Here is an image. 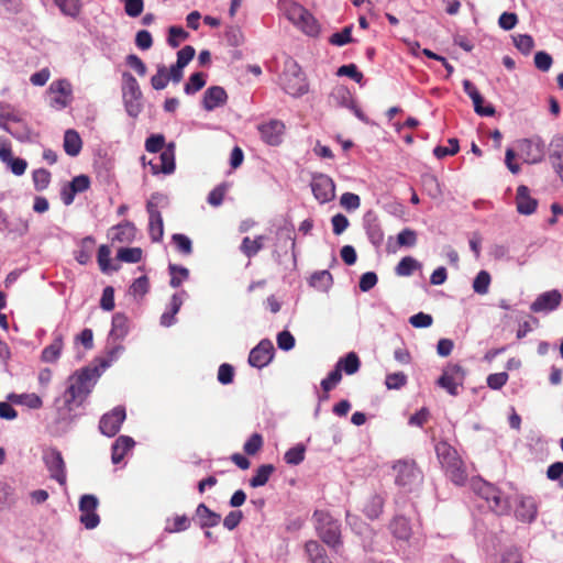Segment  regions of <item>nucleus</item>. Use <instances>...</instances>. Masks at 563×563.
<instances>
[{
	"mask_svg": "<svg viewBox=\"0 0 563 563\" xmlns=\"http://www.w3.org/2000/svg\"><path fill=\"white\" fill-rule=\"evenodd\" d=\"M279 9L283 11L285 16L294 24L298 23L300 19H302L303 14H306L307 9H305L301 4L292 1V0H279L278 2Z\"/></svg>",
	"mask_w": 563,
	"mask_h": 563,
	"instance_id": "c756f323",
	"label": "nucleus"
},
{
	"mask_svg": "<svg viewBox=\"0 0 563 563\" xmlns=\"http://www.w3.org/2000/svg\"><path fill=\"white\" fill-rule=\"evenodd\" d=\"M134 440L129 435H120L112 444L111 460L113 464H119L126 454L134 446Z\"/></svg>",
	"mask_w": 563,
	"mask_h": 563,
	"instance_id": "c85d7f7f",
	"label": "nucleus"
},
{
	"mask_svg": "<svg viewBox=\"0 0 563 563\" xmlns=\"http://www.w3.org/2000/svg\"><path fill=\"white\" fill-rule=\"evenodd\" d=\"M389 530L397 540L401 541H408L412 534L410 521L400 515L393 518L389 523Z\"/></svg>",
	"mask_w": 563,
	"mask_h": 563,
	"instance_id": "cd10ccee",
	"label": "nucleus"
},
{
	"mask_svg": "<svg viewBox=\"0 0 563 563\" xmlns=\"http://www.w3.org/2000/svg\"><path fill=\"white\" fill-rule=\"evenodd\" d=\"M34 187L37 191L46 189L51 181V173L44 168H38L32 175Z\"/></svg>",
	"mask_w": 563,
	"mask_h": 563,
	"instance_id": "bf43d9fd",
	"label": "nucleus"
},
{
	"mask_svg": "<svg viewBox=\"0 0 563 563\" xmlns=\"http://www.w3.org/2000/svg\"><path fill=\"white\" fill-rule=\"evenodd\" d=\"M168 199L161 192L151 195L146 203V211L148 213V234L153 242H161L164 235L163 218L159 211L161 207H165Z\"/></svg>",
	"mask_w": 563,
	"mask_h": 563,
	"instance_id": "0eeeda50",
	"label": "nucleus"
},
{
	"mask_svg": "<svg viewBox=\"0 0 563 563\" xmlns=\"http://www.w3.org/2000/svg\"><path fill=\"white\" fill-rule=\"evenodd\" d=\"M514 44L518 51L528 55L534 47V41L529 34H518L512 36Z\"/></svg>",
	"mask_w": 563,
	"mask_h": 563,
	"instance_id": "5fc2aeb1",
	"label": "nucleus"
},
{
	"mask_svg": "<svg viewBox=\"0 0 563 563\" xmlns=\"http://www.w3.org/2000/svg\"><path fill=\"white\" fill-rule=\"evenodd\" d=\"M95 243L96 241L92 236H86L80 241L79 249L74 253L75 260L79 264L86 265L90 262Z\"/></svg>",
	"mask_w": 563,
	"mask_h": 563,
	"instance_id": "c9c22d12",
	"label": "nucleus"
},
{
	"mask_svg": "<svg viewBox=\"0 0 563 563\" xmlns=\"http://www.w3.org/2000/svg\"><path fill=\"white\" fill-rule=\"evenodd\" d=\"M126 413L122 406L113 408L111 411L104 413L99 421V430L106 437H114L121 429Z\"/></svg>",
	"mask_w": 563,
	"mask_h": 563,
	"instance_id": "2eb2a0df",
	"label": "nucleus"
},
{
	"mask_svg": "<svg viewBox=\"0 0 563 563\" xmlns=\"http://www.w3.org/2000/svg\"><path fill=\"white\" fill-rule=\"evenodd\" d=\"M169 82L168 70L165 65H157V71L151 78V85L155 90H163Z\"/></svg>",
	"mask_w": 563,
	"mask_h": 563,
	"instance_id": "3c124183",
	"label": "nucleus"
},
{
	"mask_svg": "<svg viewBox=\"0 0 563 563\" xmlns=\"http://www.w3.org/2000/svg\"><path fill=\"white\" fill-rule=\"evenodd\" d=\"M63 349L62 335H56L53 342L42 351V361L45 363L56 362Z\"/></svg>",
	"mask_w": 563,
	"mask_h": 563,
	"instance_id": "58836bf2",
	"label": "nucleus"
},
{
	"mask_svg": "<svg viewBox=\"0 0 563 563\" xmlns=\"http://www.w3.org/2000/svg\"><path fill=\"white\" fill-rule=\"evenodd\" d=\"M275 467L272 464H263L256 471L253 477L250 479V485L253 488H257L264 486L271 475L274 473Z\"/></svg>",
	"mask_w": 563,
	"mask_h": 563,
	"instance_id": "37998d69",
	"label": "nucleus"
},
{
	"mask_svg": "<svg viewBox=\"0 0 563 563\" xmlns=\"http://www.w3.org/2000/svg\"><path fill=\"white\" fill-rule=\"evenodd\" d=\"M548 152L549 162L554 173L563 183V135L556 134L551 139Z\"/></svg>",
	"mask_w": 563,
	"mask_h": 563,
	"instance_id": "412c9836",
	"label": "nucleus"
},
{
	"mask_svg": "<svg viewBox=\"0 0 563 563\" xmlns=\"http://www.w3.org/2000/svg\"><path fill=\"white\" fill-rule=\"evenodd\" d=\"M165 146V137L163 134H152L145 141V150L150 153H159Z\"/></svg>",
	"mask_w": 563,
	"mask_h": 563,
	"instance_id": "0e129e2a",
	"label": "nucleus"
},
{
	"mask_svg": "<svg viewBox=\"0 0 563 563\" xmlns=\"http://www.w3.org/2000/svg\"><path fill=\"white\" fill-rule=\"evenodd\" d=\"M421 264L411 256L402 257L397 264L395 272L398 276H410L416 269H419Z\"/></svg>",
	"mask_w": 563,
	"mask_h": 563,
	"instance_id": "a18cd8bd",
	"label": "nucleus"
},
{
	"mask_svg": "<svg viewBox=\"0 0 563 563\" xmlns=\"http://www.w3.org/2000/svg\"><path fill=\"white\" fill-rule=\"evenodd\" d=\"M333 284V277L329 271H319L311 275L310 286L313 288L327 291Z\"/></svg>",
	"mask_w": 563,
	"mask_h": 563,
	"instance_id": "ea45409f",
	"label": "nucleus"
},
{
	"mask_svg": "<svg viewBox=\"0 0 563 563\" xmlns=\"http://www.w3.org/2000/svg\"><path fill=\"white\" fill-rule=\"evenodd\" d=\"M492 282L490 274L487 271H479L473 280V290L478 295H486Z\"/></svg>",
	"mask_w": 563,
	"mask_h": 563,
	"instance_id": "09e8293b",
	"label": "nucleus"
},
{
	"mask_svg": "<svg viewBox=\"0 0 563 563\" xmlns=\"http://www.w3.org/2000/svg\"><path fill=\"white\" fill-rule=\"evenodd\" d=\"M192 520L196 521L201 529H209L220 523L221 516L201 503L197 506Z\"/></svg>",
	"mask_w": 563,
	"mask_h": 563,
	"instance_id": "a878e982",
	"label": "nucleus"
},
{
	"mask_svg": "<svg viewBox=\"0 0 563 563\" xmlns=\"http://www.w3.org/2000/svg\"><path fill=\"white\" fill-rule=\"evenodd\" d=\"M294 231H295L294 224L291 222H285L283 225H280L277 229L276 239H277V244L279 246L285 244L286 242H290L292 258H294V262H296L297 261V252H296V241H295V236H294Z\"/></svg>",
	"mask_w": 563,
	"mask_h": 563,
	"instance_id": "2f4dec72",
	"label": "nucleus"
},
{
	"mask_svg": "<svg viewBox=\"0 0 563 563\" xmlns=\"http://www.w3.org/2000/svg\"><path fill=\"white\" fill-rule=\"evenodd\" d=\"M143 251L141 247H121L117 253V258L125 263H139L142 260Z\"/></svg>",
	"mask_w": 563,
	"mask_h": 563,
	"instance_id": "8fccbe9b",
	"label": "nucleus"
},
{
	"mask_svg": "<svg viewBox=\"0 0 563 563\" xmlns=\"http://www.w3.org/2000/svg\"><path fill=\"white\" fill-rule=\"evenodd\" d=\"M99 500L95 495L86 494L80 497L79 511L80 522L86 529H95L100 523V517L97 514Z\"/></svg>",
	"mask_w": 563,
	"mask_h": 563,
	"instance_id": "f8f14e48",
	"label": "nucleus"
},
{
	"mask_svg": "<svg viewBox=\"0 0 563 563\" xmlns=\"http://www.w3.org/2000/svg\"><path fill=\"white\" fill-rule=\"evenodd\" d=\"M279 85L287 95L294 98H299L306 95L309 89L305 74L301 71L299 65L292 59L285 63L284 70L279 77Z\"/></svg>",
	"mask_w": 563,
	"mask_h": 563,
	"instance_id": "7ed1b4c3",
	"label": "nucleus"
},
{
	"mask_svg": "<svg viewBox=\"0 0 563 563\" xmlns=\"http://www.w3.org/2000/svg\"><path fill=\"white\" fill-rule=\"evenodd\" d=\"M168 271L170 274L169 285L173 288H178L189 277V271L180 265L169 264Z\"/></svg>",
	"mask_w": 563,
	"mask_h": 563,
	"instance_id": "de8ad7c7",
	"label": "nucleus"
},
{
	"mask_svg": "<svg viewBox=\"0 0 563 563\" xmlns=\"http://www.w3.org/2000/svg\"><path fill=\"white\" fill-rule=\"evenodd\" d=\"M111 251L108 245H101L98 250V264L102 273H109L110 271H118L119 266H111L110 258Z\"/></svg>",
	"mask_w": 563,
	"mask_h": 563,
	"instance_id": "603ef678",
	"label": "nucleus"
},
{
	"mask_svg": "<svg viewBox=\"0 0 563 563\" xmlns=\"http://www.w3.org/2000/svg\"><path fill=\"white\" fill-rule=\"evenodd\" d=\"M448 143H449V146H440L439 145V146L434 147L433 154L437 158H443L449 155H454L459 152L460 145H459L457 139L452 137L448 141Z\"/></svg>",
	"mask_w": 563,
	"mask_h": 563,
	"instance_id": "e2e57ef3",
	"label": "nucleus"
},
{
	"mask_svg": "<svg viewBox=\"0 0 563 563\" xmlns=\"http://www.w3.org/2000/svg\"><path fill=\"white\" fill-rule=\"evenodd\" d=\"M228 95L224 88L211 86L203 92L202 107L207 111H212L227 103Z\"/></svg>",
	"mask_w": 563,
	"mask_h": 563,
	"instance_id": "b1692460",
	"label": "nucleus"
},
{
	"mask_svg": "<svg viewBox=\"0 0 563 563\" xmlns=\"http://www.w3.org/2000/svg\"><path fill=\"white\" fill-rule=\"evenodd\" d=\"M516 206L517 211L525 216H530L537 210L538 200L531 197L529 187L520 185L517 188Z\"/></svg>",
	"mask_w": 563,
	"mask_h": 563,
	"instance_id": "393cba45",
	"label": "nucleus"
},
{
	"mask_svg": "<svg viewBox=\"0 0 563 563\" xmlns=\"http://www.w3.org/2000/svg\"><path fill=\"white\" fill-rule=\"evenodd\" d=\"M190 528V519L186 515H177L174 518H168L165 525V532L178 533L186 531Z\"/></svg>",
	"mask_w": 563,
	"mask_h": 563,
	"instance_id": "a19ab883",
	"label": "nucleus"
},
{
	"mask_svg": "<svg viewBox=\"0 0 563 563\" xmlns=\"http://www.w3.org/2000/svg\"><path fill=\"white\" fill-rule=\"evenodd\" d=\"M52 95L51 106L56 109H64L70 102L71 86L66 79L55 80L49 86Z\"/></svg>",
	"mask_w": 563,
	"mask_h": 563,
	"instance_id": "6ab92c4d",
	"label": "nucleus"
},
{
	"mask_svg": "<svg viewBox=\"0 0 563 563\" xmlns=\"http://www.w3.org/2000/svg\"><path fill=\"white\" fill-rule=\"evenodd\" d=\"M206 85L205 75L202 73L192 74L188 81L184 86V91L186 95H194Z\"/></svg>",
	"mask_w": 563,
	"mask_h": 563,
	"instance_id": "864d4df0",
	"label": "nucleus"
},
{
	"mask_svg": "<svg viewBox=\"0 0 563 563\" xmlns=\"http://www.w3.org/2000/svg\"><path fill=\"white\" fill-rule=\"evenodd\" d=\"M314 528L321 540L329 547L336 549L341 544V530L338 520L325 510H316L312 516Z\"/></svg>",
	"mask_w": 563,
	"mask_h": 563,
	"instance_id": "423d86ee",
	"label": "nucleus"
},
{
	"mask_svg": "<svg viewBox=\"0 0 563 563\" xmlns=\"http://www.w3.org/2000/svg\"><path fill=\"white\" fill-rule=\"evenodd\" d=\"M384 504L385 499L380 494H373L366 500L363 512L371 520L377 519L383 512Z\"/></svg>",
	"mask_w": 563,
	"mask_h": 563,
	"instance_id": "72a5a7b5",
	"label": "nucleus"
},
{
	"mask_svg": "<svg viewBox=\"0 0 563 563\" xmlns=\"http://www.w3.org/2000/svg\"><path fill=\"white\" fill-rule=\"evenodd\" d=\"M310 186L314 198L320 203L330 202L335 197L334 181L325 174L313 175Z\"/></svg>",
	"mask_w": 563,
	"mask_h": 563,
	"instance_id": "ddd939ff",
	"label": "nucleus"
},
{
	"mask_svg": "<svg viewBox=\"0 0 563 563\" xmlns=\"http://www.w3.org/2000/svg\"><path fill=\"white\" fill-rule=\"evenodd\" d=\"M435 452L446 476L455 485H464L467 475L464 463L456 450L446 442H440L435 445Z\"/></svg>",
	"mask_w": 563,
	"mask_h": 563,
	"instance_id": "f03ea898",
	"label": "nucleus"
},
{
	"mask_svg": "<svg viewBox=\"0 0 563 563\" xmlns=\"http://www.w3.org/2000/svg\"><path fill=\"white\" fill-rule=\"evenodd\" d=\"M264 235H257L254 240L245 236L242 240L240 250L249 258L254 257L264 247Z\"/></svg>",
	"mask_w": 563,
	"mask_h": 563,
	"instance_id": "4c0bfd02",
	"label": "nucleus"
},
{
	"mask_svg": "<svg viewBox=\"0 0 563 563\" xmlns=\"http://www.w3.org/2000/svg\"><path fill=\"white\" fill-rule=\"evenodd\" d=\"M0 128L20 142L31 141V128L24 120L13 113H8L0 118Z\"/></svg>",
	"mask_w": 563,
	"mask_h": 563,
	"instance_id": "9d476101",
	"label": "nucleus"
},
{
	"mask_svg": "<svg viewBox=\"0 0 563 563\" xmlns=\"http://www.w3.org/2000/svg\"><path fill=\"white\" fill-rule=\"evenodd\" d=\"M43 462L51 478L55 479L60 486H65L67 481L66 465L60 451L56 448L46 449L43 452Z\"/></svg>",
	"mask_w": 563,
	"mask_h": 563,
	"instance_id": "1a4fd4ad",
	"label": "nucleus"
},
{
	"mask_svg": "<svg viewBox=\"0 0 563 563\" xmlns=\"http://www.w3.org/2000/svg\"><path fill=\"white\" fill-rule=\"evenodd\" d=\"M129 331V318L122 312L114 313L112 317L111 329L108 335V343H115L124 340Z\"/></svg>",
	"mask_w": 563,
	"mask_h": 563,
	"instance_id": "5701e85b",
	"label": "nucleus"
},
{
	"mask_svg": "<svg viewBox=\"0 0 563 563\" xmlns=\"http://www.w3.org/2000/svg\"><path fill=\"white\" fill-rule=\"evenodd\" d=\"M175 151L176 145L174 142H170L162 152H159V163H154L152 161L147 163L153 175H157L159 173L170 175L175 172Z\"/></svg>",
	"mask_w": 563,
	"mask_h": 563,
	"instance_id": "f3484780",
	"label": "nucleus"
},
{
	"mask_svg": "<svg viewBox=\"0 0 563 563\" xmlns=\"http://www.w3.org/2000/svg\"><path fill=\"white\" fill-rule=\"evenodd\" d=\"M261 139L271 146H277L283 142L285 124L279 120H271L258 125Z\"/></svg>",
	"mask_w": 563,
	"mask_h": 563,
	"instance_id": "aec40b11",
	"label": "nucleus"
},
{
	"mask_svg": "<svg viewBox=\"0 0 563 563\" xmlns=\"http://www.w3.org/2000/svg\"><path fill=\"white\" fill-rule=\"evenodd\" d=\"M10 398L19 404H23L31 409H38L42 407V398L36 394L11 395Z\"/></svg>",
	"mask_w": 563,
	"mask_h": 563,
	"instance_id": "6e6d98bb",
	"label": "nucleus"
},
{
	"mask_svg": "<svg viewBox=\"0 0 563 563\" xmlns=\"http://www.w3.org/2000/svg\"><path fill=\"white\" fill-rule=\"evenodd\" d=\"M122 101L129 117L136 119L143 111V93L136 78L129 71L122 74Z\"/></svg>",
	"mask_w": 563,
	"mask_h": 563,
	"instance_id": "39448f33",
	"label": "nucleus"
},
{
	"mask_svg": "<svg viewBox=\"0 0 563 563\" xmlns=\"http://www.w3.org/2000/svg\"><path fill=\"white\" fill-rule=\"evenodd\" d=\"M465 373L463 368L457 365H449L443 369L442 375L438 379V385L445 389L450 395L456 396L459 387L463 385Z\"/></svg>",
	"mask_w": 563,
	"mask_h": 563,
	"instance_id": "4468645a",
	"label": "nucleus"
},
{
	"mask_svg": "<svg viewBox=\"0 0 563 563\" xmlns=\"http://www.w3.org/2000/svg\"><path fill=\"white\" fill-rule=\"evenodd\" d=\"M186 296H187V292L185 290H183L181 292H178V294H174L172 296L170 302H169L166 311L161 316V320H159L161 325L169 328L176 323V321H177L176 314L180 310L183 302H184V297H186Z\"/></svg>",
	"mask_w": 563,
	"mask_h": 563,
	"instance_id": "bb28decb",
	"label": "nucleus"
},
{
	"mask_svg": "<svg viewBox=\"0 0 563 563\" xmlns=\"http://www.w3.org/2000/svg\"><path fill=\"white\" fill-rule=\"evenodd\" d=\"M150 283L146 276L136 278L129 288L130 295L134 297H143L148 292Z\"/></svg>",
	"mask_w": 563,
	"mask_h": 563,
	"instance_id": "052dcab7",
	"label": "nucleus"
},
{
	"mask_svg": "<svg viewBox=\"0 0 563 563\" xmlns=\"http://www.w3.org/2000/svg\"><path fill=\"white\" fill-rule=\"evenodd\" d=\"M172 241L179 253L184 255H190L192 253V243L187 235L175 233L172 236Z\"/></svg>",
	"mask_w": 563,
	"mask_h": 563,
	"instance_id": "13d9d810",
	"label": "nucleus"
},
{
	"mask_svg": "<svg viewBox=\"0 0 563 563\" xmlns=\"http://www.w3.org/2000/svg\"><path fill=\"white\" fill-rule=\"evenodd\" d=\"M472 489L486 501L487 507L496 515H505L509 511L508 498L493 484L476 478L472 481Z\"/></svg>",
	"mask_w": 563,
	"mask_h": 563,
	"instance_id": "20e7f679",
	"label": "nucleus"
},
{
	"mask_svg": "<svg viewBox=\"0 0 563 563\" xmlns=\"http://www.w3.org/2000/svg\"><path fill=\"white\" fill-rule=\"evenodd\" d=\"M274 345L271 340L264 339L253 347L249 355V364L256 368L267 366L274 357Z\"/></svg>",
	"mask_w": 563,
	"mask_h": 563,
	"instance_id": "dca6fc26",
	"label": "nucleus"
},
{
	"mask_svg": "<svg viewBox=\"0 0 563 563\" xmlns=\"http://www.w3.org/2000/svg\"><path fill=\"white\" fill-rule=\"evenodd\" d=\"M107 352V358L102 360L100 367L87 366L76 371L67 379V387L63 395L55 399L56 418L53 422L56 434L66 433L74 423L76 415L74 410L80 407L97 384L103 369L108 368L113 361L123 352L124 347L119 343H111Z\"/></svg>",
	"mask_w": 563,
	"mask_h": 563,
	"instance_id": "f257e3e1",
	"label": "nucleus"
},
{
	"mask_svg": "<svg viewBox=\"0 0 563 563\" xmlns=\"http://www.w3.org/2000/svg\"><path fill=\"white\" fill-rule=\"evenodd\" d=\"M305 455L306 446L302 443H298L285 452L284 460L288 465L296 466L303 462Z\"/></svg>",
	"mask_w": 563,
	"mask_h": 563,
	"instance_id": "49530a36",
	"label": "nucleus"
},
{
	"mask_svg": "<svg viewBox=\"0 0 563 563\" xmlns=\"http://www.w3.org/2000/svg\"><path fill=\"white\" fill-rule=\"evenodd\" d=\"M296 26L309 36H317L320 32L318 21L308 10L306 11V14H303L302 19L296 23Z\"/></svg>",
	"mask_w": 563,
	"mask_h": 563,
	"instance_id": "79ce46f5",
	"label": "nucleus"
},
{
	"mask_svg": "<svg viewBox=\"0 0 563 563\" xmlns=\"http://www.w3.org/2000/svg\"><path fill=\"white\" fill-rule=\"evenodd\" d=\"M561 301L562 295L559 290H549L536 298L530 306V310L536 313H550L561 305Z\"/></svg>",
	"mask_w": 563,
	"mask_h": 563,
	"instance_id": "a211bd4d",
	"label": "nucleus"
},
{
	"mask_svg": "<svg viewBox=\"0 0 563 563\" xmlns=\"http://www.w3.org/2000/svg\"><path fill=\"white\" fill-rule=\"evenodd\" d=\"M517 147L521 157L528 164L542 162L545 154L544 142L539 136L520 140Z\"/></svg>",
	"mask_w": 563,
	"mask_h": 563,
	"instance_id": "9b49d317",
	"label": "nucleus"
},
{
	"mask_svg": "<svg viewBox=\"0 0 563 563\" xmlns=\"http://www.w3.org/2000/svg\"><path fill=\"white\" fill-rule=\"evenodd\" d=\"M189 36V33L181 26H170L168 29L167 43L170 47L176 48L179 46L181 41H185Z\"/></svg>",
	"mask_w": 563,
	"mask_h": 563,
	"instance_id": "4d7b16f0",
	"label": "nucleus"
},
{
	"mask_svg": "<svg viewBox=\"0 0 563 563\" xmlns=\"http://www.w3.org/2000/svg\"><path fill=\"white\" fill-rule=\"evenodd\" d=\"M508 378L506 372L489 374L486 379L487 386L494 390H499L507 384Z\"/></svg>",
	"mask_w": 563,
	"mask_h": 563,
	"instance_id": "774afa93",
	"label": "nucleus"
},
{
	"mask_svg": "<svg viewBox=\"0 0 563 563\" xmlns=\"http://www.w3.org/2000/svg\"><path fill=\"white\" fill-rule=\"evenodd\" d=\"M82 147V141L75 130H67L64 134V150L69 156H77Z\"/></svg>",
	"mask_w": 563,
	"mask_h": 563,
	"instance_id": "f704fd0d",
	"label": "nucleus"
},
{
	"mask_svg": "<svg viewBox=\"0 0 563 563\" xmlns=\"http://www.w3.org/2000/svg\"><path fill=\"white\" fill-rule=\"evenodd\" d=\"M112 241L120 243H129L134 240L136 228L130 221H124L112 228Z\"/></svg>",
	"mask_w": 563,
	"mask_h": 563,
	"instance_id": "473e14b6",
	"label": "nucleus"
},
{
	"mask_svg": "<svg viewBox=\"0 0 563 563\" xmlns=\"http://www.w3.org/2000/svg\"><path fill=\"white\" fill-rule=\"evenodd\" d=\"M329 42L335 46H343L353 42L352 25L345 26L341 32L333 33L330 36Z\"/></svg>",
	"mask_w": 563,
	"mask_h": 563,
	"instance_id": "680f3d73",
	"label": "nucleus"
},
{
	"mask_svg": "<svg viewBox=\"0 0 563 563\" xmlns=\"http://www.w3.org/2000/svg\"><path fill=\"white\" fill-rule=\"evenodd\" d=\"M342 379V373L340 372V368H335L331 371L325 378L321 380V388L324 393L330 391L332 388H334Z\"/></svg>",
	"mask_w": 563,
	"mask_h": 563,
	"instance_id": "69168bd1",
	"label": "nucleus"
},
{
	"mask_svg": "<svg viewBox=\"0 0 563 563\" xmlns=\"http://www.w3.org/2000/svg\"><path fill=\"white\" fill-rule=\"evenodd\" d=\"M263 446V438L260 433H253L244 443L243 450L249 455L256 454Z\"/></svg>",
	"mask_w": 563,
	"mask_h": 563,
	"instance_id": "338daca9",
	"label": "nucleus"
},
{
	"mask_svg": "<svg viewBox=\"0 0 563 563\" xmlns=\"http://www.w3.org/2000/svg\"><path fill=\"white\" fill-rule=\"evenodd\" d=\"M393 468L396 485L405 492H412L422 482V474L413 461H398Z\"/></svg>",
	"mask_w": 563,
	"mask_h": 563,
	"instance_id": "6e6552de",
	"label": "nucleus"
},
{
	"mask_svg": "<svg viewBox=\"0 0 563 563\" xmlns=\"http://www.w3.org/2000/svg\"><path fill=\"white\" fill-rule=\"evenodd\" d=\"M364 229L369 242L379 247L384 242V232L374 211H367L363 218Z\"/></svg>",
	"mask_w": 563,
	"mask_h": 563,
	"instance_id": "4be33fe9",
	"label": "nucleus"
},
{
	"mask_svg": "<svg viewBox=\"0 0 563 563\" xmlns=\"http://www.w3.org/2000/svg\"><path fill=\"white\" fill-rule=\"evenodd\" d=\"M360 366L361 362L357 354L350 352L338 361L335 368H340V372L343 371L346 375H353L360 369Z\"/></svg>",
	"mask_w": 563,
	"mask_h": 563,
	"instance_id": "e433bc0d",
	"label": "nucleus"
},
{
	"mask_svg": "<svg viewBox=\"0 0 563 563\" xmlns=\"http://www.w3.org/2000/svg\"><path fill=\"white\" fill-rule=\"evenodd\" d=\"M538 514L537 504L533 498L525 497L516 510L517 518L522 522H532Z\"/></svg>",
	"mask_w": 563,
	"mask_h": 563,
	"instance_id": "7c9ffc66",
	"label": "nucleus"
},
{
	"mask_svg": "<svg viewBox=\"0 0 563 563\" xmlns=\"http://www.w3.org/2000/svg\"><path fill=\"white\" fill-rule=\"evenodd\" d=\"M54 3L64 15L73 19H76L80 14L82 8L80 0H54Z\"/></svg>",
	"mask_w": 563,
	"mask_h": 563,
	"instance_id": "c03bdc74",
	"label": "nucleus"
}]
</instances>
